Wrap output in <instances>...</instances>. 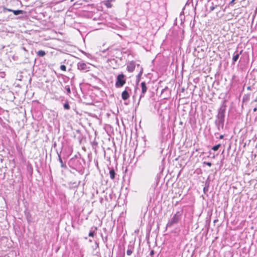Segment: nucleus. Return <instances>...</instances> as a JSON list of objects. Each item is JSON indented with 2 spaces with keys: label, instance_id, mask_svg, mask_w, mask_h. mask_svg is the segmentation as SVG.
<instances>
[{
  "label": "nucleus",
  "instance_id": "obj_1",
  "mask_svg": "<svg viewBox=\"0 0 257 257\" xmlns=\"http://www.w3.org/2000/svg\"><path fill=\"white\" fill-rule=\"evenodd\" d=\"M226 105L222 104L218 110V113L215 120V124L218 131L223 129L225 120Z\"/></svg>",
  "mask_w": 257,
  "mask_h": 257
},
{
  "label": "nucleus",
  "instance_id": "obj_2",
  "mask_svg": "<svg viewBox=\"0 0 257 257\" xmlns=\"http://www.w3.org/2000/svg\"><path fill=\"white\" fill-rule=\"evenodd\" d=\"M82 161L84 162V160L80 158L75 157L72 158L69 161V163L70 166L74 169L76 170H82L83 167L81 163Z\"/></svg>",
  "mask_w": 257,
  "mask_h": 257
},
{
  "label": "nucleus",
  "instance_id": "obj_3",
  "mask_svg": "<svg viewBox=\"0 0 257 257\" xmlns=\"http://www.w3.org/2000/svg\"><path fill=\"white\" fill-rule=\"evenodd\" d=\"M183 211H178L174 214L171 219L169 220L167 224V227H171L173 225L177 224L181 220L182 215Z\"/></svg>",
  "mask_w": 257,
  "mask_h": 257
},
{
  "label": "nucleus",
  "instance_id": "obj_4",
  "mask_svg": "<svg viewBox=\"0 0 257 257\" xmlns=\"http://www.w3.org/2000/svg\"><path fill=\"white\" fill-rule=\"evenodd\" d=\"M125 75L123 74H120L116 77L115 86L116 88L122 87L125 83Z\"/></svg>",
  "mask_w": 257,
  "mask_h": 257
},
{
  "label": "nucleus",
  "instance_id": "obj_5",
  "mask_svg": "<svg viewBox=\"0 0 257 257\" xmlns=\"http://www.w3.org/2000/svg\"><path fill=\"white\" fill-rule=\"evenodd\" d=\"M89 64L85 63L83 61L78 63L77 68L78 69L83 72H87L89 70L90 67Z\"/></svg>",
  "mask_w": 257,
  "mask_h": 257
},
{
  "label": "nucleus",
  "instance_id": "obj_6",
  "mask_svg": "<svg viewBox=\"0 0 257 257\" xmlns=\"http://www.w3.org/2000/svg\"><path fill=\"white\" fill-rule=\"evenodd\" d=\"M141 88H142V93H141V95L140 96L139 100V102L138 103V105L139 104V103H140V101L141 99L143 97H144L145 94L146 93V92H147V87L146 86L145 82H142L141 83Z\"/></svg>",
  "mask_w": 257,
  "mask_h": 257
},
{
  "label": "nucleus",
  "instance_id": "obj_7",
  "mask_svg": "<svg viewBox=\"0 0 257 257\" xmlns=\"http://www.w3.org/2000/svg\"><path fill=\"white\" fill-rule=\"evenodd\" d=\"M128 90L131 91V89L128 87H126V89L122 91L121 93V97L123 100H126L130 97Z\"/></svg>",
  "mask_w": 257,
  "mask_h": 257
},
{
  "label": "nucleus",
  "instance_id": "obj_8",
  "mask_svg": "<svg viewBox=\"0 0 257 257\" xmlns=\"http://www.w3.org/2000/svg\"><path fill=\"white\" fill-rule=\"evenodd\" d=\"M242 50H241L239 52H238L237 51H236L233 55L232 57V64H234L237 61L238 59V58L239 57V55L242 54Z\"/></svg>",
  "mask_w": 257,
  "mask_h": 257
},
{
  "label": "nucleus",
  "instance_id": "obj_9",
  "mask_svg": "<svg viewBox=\"0 0 257 257\" xmlns=\"http://www.w3.org/2000/svg\"><path fill=\"white\" fill-rule=\"evenodd\" d=\"M135 69V64L134 62H131L128 63L126 67V70L129 72H133Z\"/></svg>",
  "mask_w": 257,
  "mask_h": 257
},
{
  "label": "nucleus",
  "instance_id": "obj_10",
  "mask_svg": "<svg viewBox=\"0 0 257 257\" xmlns=\"http://www.w3.org/2000/svg\"><path fill=\"white\" fill-rule=\"evenodd\" d=\"M109 176L111 179L113 180L115 178L116 175L115 172L113 168H109Z\"/></svg>",
  "mask_w": 257,
  "mask_h": 257
},
{
  "label": "nucleus",
  "instance_id": "obj_11",
  "mask_svg": "<svg viewBox=\"0 0 257 257\" xmlns=\"http://www.w3.org/2000/svg\"><path fill=\"white\" fill-rule=\"evenodd\" d=\"M58 155L59 161V162L61 164V167L62 168L66 169L67 168V166H66V164L63 162V160H62V158L61 157L60 154H58Z\"/></svg>",
  "mask_w": 257,
  "mask_h": 257
},
{
  "label": "nucleus",
  "instance_id": "obj_12",
  "mask_svg": "<svg viewBox=\"0 0 257 257\" xmlns=\"http://www.w3.org/2000/svg\"><path fill=\"white\" fill-rule=\"evenodd\" d=\"M134 246L132 245H129L127 247L126 250V254L127 255H131L134 251Z\"/></svg>",
  "mask_w": 257,
  "mask_h": 257
},
{
  "label": "nucleus",
  "instance_id": "obj_13",
  "mask_svg": "<svg viewBox=\"0 0 257 257\" xmlns=\"http://www.w3.org/2000/svg\"><path fill=\"white\" fill-rule=\"evenodd\" d=\"M8 10L10 12H13L14 14L16 16L19 15L20 14H23L24 13V11L22 10H12L11 9H8Z\"/></svg>",
  "mask_w": 257,
  "mask_h": 257
},
{
  "label": "nucleus",
  "instance_id": "obj_14",
  "mask_svg": "<svg viewBox=\"0 0 257 257\" xmlns=\"http://www.w3.org/2000/svg\"><path fill=\"white\" fill-rule=\"evenodd\" d=\"M97 229V227H92L91 230L89 233V236L93 237L95 234V231Z\"/></svg>",
  "mask_w": 257,
  "mask_h": 257
},
{
  "label": "nucleus",
  "instance_id": "obj_15",
  "mask_svg": "<svg viewBox=\"0 0 257 257\" xmlns=\"http://www.w3.org/2000/svg\"><path fill=\"white\" fill-rule=\"evenodd\" d=\"M37 54L39 57H44L46 55V52L43 50H39L37 52Z\"/></svg>",
  "mask_w": 257,
  "mask_h": 257
},
{
  "label": "nucleus",
  "instance_id": "obj_16",
  "mask_svg": "<svg viewBox=\"0 0 257 257\" xmlns=\"http://www.w3.org/2000/svg\"><path fill=\"white\" fill-rule=\"evenodd\" d=\"M63 106H64V108L65 109H66V110H69L70 109V106L69 105V103H68V101H66L63 105Z\"/></svg>",
  "mask_w": 257,
  "mask_h": 257
},
{
  "label": "nucleus",
  "instance_id": "obj_17",
  "mask_svg": "<svg viewBox=\"0 0 257 257\" xmlns=\"http://www.w3.org/2000/svg\"><path fill=\"white\" fill-rule=\"evenodd\" d=\"M65 89L66 90L67 94H70L71 93V90L69 85L65 86Z\"/></svg>",
  "mask_w": 257,
  "mask_h": 257
},
{
  "label": "nucleus",
  "instance_id": "obj_18",
  "mask_svg": "<svg viewBox=\"0 0 257 257\" xmlns=\"http://www.w3.org/2000/svg\"><path fill=\"white\" fill-rule=\"evenodd\" d=\"M220 146H221L220 144L216 145L212 148V150L214 151H217L218 150V149L219 148V147H220Z\"/></svg>",
  "mask_w": 257,
  "mask_h": 257
},
{
  "label": "nucleus",
  "instance_id": "obj_19",
  "mask_svg": "<svg viewBox=\"0 0 257 257\" xmlns=\"http://www.w3.org/2000/svg\"><path fill=\"white\" fill-rule=\"evenodd\" d=\"M217 6V5L214 6L213 4L212 3V6H210L209 8L210 11V12L213 11Z\"/></svg>",
  "mask_w": 257,
  "mask_h": 257
},
{
  "label": "nucleus",
  "instance_id": "obj_20",
  "mask_svg": "<svg viewBox=\"0 0 257 257\" xmlns=\"http://www.w3.org/2000/svg\"><path fill=\"white\" fill-rule=\"evenodd\" d=\"M208 187H209L208 184L207 185H206L204 187L203 191H204V193H206V192L208 191Z\"/></svg>",
  "mask_w": 257,
  "mask_h": 257
},
{
  "label": "nucleus",
  "instance_id": "obj_21",
  "mask_svg": "<svg viewBox=\"0 0 257 257\" xmlns=\"http://www.w3.org/2000/svg\"><path fill=\"white\" fill-rule=\"evenodd\" d=\"M105 5L107 8H110L111 7V5L110 3L108 1H106V2H105Z\"/></svg>",
  "mask_w": 257,
  "mask_h": 257
},
{
  "label": "nucleus",
  "instance_id": "obj_22",
  "mask_svg": "<svg viewBox=\"0 0 257 257\" xmlns=\"http://www.w3.org/2000/svg\"><path fill=\"white\" fill-rule=\"evenodd\" d=\"M60 69H61V70L66 71V67L64 65H62L60 66Z\"/></svg>",
  "mask_w": 257,
  "mask_h": 257
},
{
  "label": "nucleus",
  "instance_id": "obj_23",
  "mask_svg": "<svg viewBox=\"0 0 257 257\" xmlns=\"http://www.w3.org/2000/svg\"><path fill=\"white\" fill-rule=\"evenodd\" d=\"M203 163L208 166L209 167H211L212 166V164L210 162H204Z\"/></svg>",
  "mask_w": 257,
  "mask_h": 257
},
{
  "label": "nucleus",
  "instance_id": "obj_24",
  "mask_svg": "<svg viewBox=\"0 0 257 257\" xmlns=\"http://www.w3.org/2000/svg\"><path fill=\"white\" fill-rule=\"evenodd\" d=\"M150 255L152 256L154 254V250H151L150 253Z\"/></svg>",
  "mask_w": 257,
  "mask_h": 257
},
{
  "label": "nucleus",
  "instance_id": "obj_25",
  "mask_svg": "<svg viewBox=\"0 0 257 257\" xmlns=\"http://www.w3.org/2000/svg\"><path fill=\"white\" fill-rule=\"evenodd\" d=\"M223 137H224V136H223V135H220V136H219V139H222L223 138Z\"/></svg>",
  "mask_w": 257,
  "mask_h": 257
},
{
  "label": "nucleus",
  "instance_id": "obj_26",
  "mask_svg": "<svg viewBox=\"0 0 257 257\" xmlns=\"http://www.w3.org/2000/svg\"><path fill=\"white\" fill-rule=\"evenodd\" d=\"M142 73H143V70H142L140 71V73H139V75H138V76H140V75H142Z\"/></svg>",
  "mask_w": 257,
  "mask_h": 257
},
{
  "label": "nucleus",
  "instance_id": "obj_27",
  "mask_svg": "<svg viewBox=\"0 0 257 257\" xmlns=\"http://www.w3.org/2000/svg\"><path fill=\"white\" fill-rule=\"evenodd\" d=\"M256 110H257V108H254L253 109V111H256Z\"/></svg>",
  "mask_w": 257,
  "mask_h": 257
},
{
  "label": "nucleus",
  "instance_id": "obj_28",
  "mask_svg": "<svg viewBox=\"0 0 257 257\" xmlns=\"http://www.w3.org/2000/svg\"><path fill=\"white\" fill-rule=\"evenodd\" d=\"M23 49H24V50L26 51V49L24 47H23Z\"/></svg>",
  "mask_w": 257,
  "mask_h": 257
}]
</instances>
